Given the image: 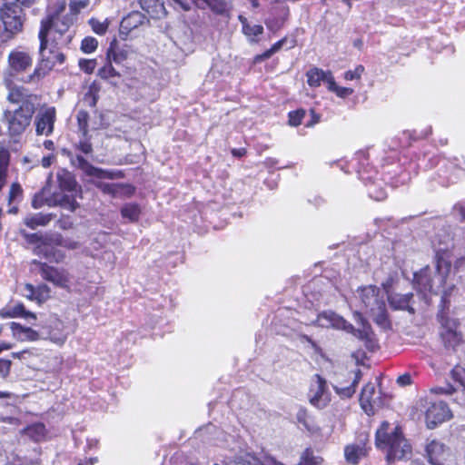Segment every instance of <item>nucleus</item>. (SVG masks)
<instances>
[{
    "label": "nucleus",
    "instance_id": "obj_1",
    "mask_svg": "<svg viewBox=\"0 0 465 465\" xmlns=\"http://www.w3.org/2000/svg\"><path fill=\"white\" fill-rule=\"evenodd\" d=\"M65 0H54L48 4L45 16L40 21L38 39L42 48H45L48 42L70 44L72 35L69 29L74 20L72 15L64 14Z\"/></svg>",
    "mask_w": 465,
    "mask_h": 465
},
{
    "label": "nucleus",
    "instance_id": "obj_2",
    "mask_svg": "<svg viewBox=\"0 0 465 465\" xmlns=\"http://www.w3.org/2000/svg\"><path fill=\"white\" fill-rule=\"evenodd\" d=\"M7 101L18 104L15 110H5L3 117L12 136L22 134L30 125L36 112L39 96L25 86L10 87Z\"/></svg>",
    "mask_w": 465,
    "mask_h": 465
},
{
    "label": "nucleus",
    "instance_id": "obj_3",
    "mask_svg": "<svg viewBox=\"0 0 465 465\" xmlns=\"http://www.w3.org/2000/svg\"><path fill=\"white\" fill-rule=\"evenodd\" d=\"M375 445L385 452L388 462L401 460L411 453V446L405 439L401 427L397 425L391 428L386 420L381 423L375 432Z\"/></svg>",
    "mask_w": 465,
    "mask_h": 465
},
{
    "label": "nucleus",
    "instance_id": "obj_4",
    "mask_svg": "<svg viewBox=\"0 0 465 465\" xmlns=\"http://www.w3.org/2000/svg\"><path fill=\"white\" fill-rule=\"evenodd\" d=\"M322 321H325L330 326L351 333L354 337L363 342L365 348L369 351L373 352L380 348L378 339L371 324L363 319H361V328L356 329L351 323L337 313L333 312H322L317 315V318L312 322V324L324 326V323L322 322Z\"/></svg>",
    "mask_w": 465,
    "mask_h": 465
},
{
    "label": "nucleus",
    "instance_id": "obj_5",
    "mask_svg": "<svg viewBox=\"0 0 465 465\" xmlns=\"http://www.w3.org/2000/svg\"><path fill=\"white\" fill-rule=\"evenodd\" d=\"M68 45L69 44L48 42L45 48H42L41 42H39V60L33 73L23 79V82L37 84L55 66L64 64L66 61V54L63 52V48Z\"/></svg>",
    "mask_w": 465,
    "mask_h": 465
},
{
    "label": "nucleus",
    "instance_id": "obj_6",
    "mask_svg": "<svg viewBox=\"0 0 465 465\" xmlns=\"http://www.w3.org/2000/svg\"><path fill=\"white\" fill-rule=\"evenodd\" d=\"M361 302L366 312L372 317L374 322L383 329H391V322L382 297H380L379 289L375 285H368L357 290Z\"/></svg>",
    "mask_w": 465,
    "mask_h": 465
},
{
    "label": "nucleus",
    "instance_id": "obj_7",
    "mask_svg": "<svg viewBox=\"0 0 465 465\" xmlns=\"http://www.w3.org/2000/svg\"><path fill=\"white\" fill-rule=\"evenodd\" d=\"M33 65V56L27 51L15 49L7 57V67L5 72V84L8 91L10 87L17 86L15 80L25 74Z\"/></svg>",
    "mask_w": 465,
    "mask_h": 465
},
{
    "label": "nucleus",
    "instance_id": "obj_8",
    "mask_svg": "<svg viewBox=\"0 0 465 465\" xmlns=\"http://www.w3.org/2000/svg\"><path fill=\"white\" fill-rule=\"evenodd\" d=\"M0 20L8 37H14L24 30L25 14L16 3L6 2L0 7Z\"/></svg>",
    "mask_w": 465,
    "mask_h": 465
},
{
    "label": "nucleus",
    "instance_id": "obj_9",
    "mask_svg": "<svg viewBox=\"0 0 465 465\" xmlns=\"http://www.w3.org/2000/svg\"><path fill=\"white\" fill-rule=\"evenodd\" d=\"M437 321L440 323L439 335L443 346L446 349L455 350L463 342L460 320L450 316H441V319Z\"/></svg>",
    "mask_w": 465,
    "mask_h": 465
},
{
    "label": "nucleus",
    "instance_id": "obj_10",
    "mask_svg": "<svg viewBox=\"0 0 465 465\" xmlns=\"http://www.w3.org/2000/svg\"><path fill=\"white\" fill-rule=\"evenodd\" d=\"M32 264L36 266L44 281L51 282L55 287L69 288L72 277L66 269L54 267L38 260H33Z\"/></svg>",
    "mask_w": 465,
    "mask_h": 465
},
{
    "label": "nucleus",
    "instance_id": "obj_11",
    "mask_svg": "<svg viewBox=\"0 0 465 465\" xmlns=\"http://www.w3.org/2000/svg\"><path fill=\"white\" fill-rule=\"evenodd\" d=\"M307 396L312 406L319 410L327 407L331 402V395L326 379L318 373L314 374Z\"/></svg>",
    "mask_w": 465,
    "mask_h": 465
},
{
    "label": "nucleus",
    "instance_id": "obj_12",
    "mask_svg": "<svg viewBox=\"0 0 465 465\" xmlns=\"http://www.w3.org/2000/svg\"><path fill=\"white\" fill-rule=\"evenodd\" d=\"M72 164L81 170L85 176L93 177L100 180L108 179H123L124 178V172L122 170H106L96 167L88 162L83 155L76 154L74 158L71 159Z\"/></svg>",
    "mask_w": 465,
    "mask_h": 465
},
{
    "label": "nucleus",
    "instance_id": "obj_13",
    "mask_svg": "<svg viewBox=\"0 0 465 465\" xmlns=\"http://www.w3.org/2000/svg\"><path fill=\"white\" fill-rule=\"evenodd\" d=\"M56 119L57 111L54 106L42 105L35 117V134L50 136L54 133Z\"/></svg>",
    "mask_w": 465,
    "mask_h": 465
},
{
    "label": "nucleus",
    "instance_id": "obj_14",
    "mask_svg": "<svg viewBox=\"0 0 465 465\" xmlns=\"http://www.w3.org/2000/svg\"><path fill=\"white\" fill-rule=\"evenodd\" d=\"M428 460L431 465H455V457L450 449L440 441L431 440L426 446Z\"/></svg>",
    "mask_w": 465,
    "mask_h": 465
},
{
    "label": "nucleus",
    "instance_id": "obj_15",
    "mask_svg": "<svg viewBox=\"0 0 465 465\" xmlns=\"http://www.w3.org/2000/svg\"><path fill=\"white\" fill-rule=\"evenodd\" d=\"M452 418L449 405L442 401L430 402L425 411V420L429 429H434Z\"/></svg>",
    "mask_w": 465,
    "mask_h": 465
},
{
    "label": "nucleus",
    "instance_id": "obj_16",
    "mask_svg": "<svg viewBox=\"0 0 465 465\" xmlns=\"http://www.w3.org/2000/svg\"><path fill=\"white\" fill-rule=\"evenodd\" d=\"M359 401L361 409L368 416L374 415L381 404L380 392L376 391L375 385L371 381L362 388Z\"/></svg>",
    "mask_w": 465,
    "mask_h": 465
},
{
    "label": "nucleus",
    "instance_id": "obj_17",
    "mask_svg": "<svg viewBox=\"0 0 465 465\" xmlns=\"http://www.w3.org/2000/svg\"><path fill=\"white\" fill-rule=\"evenodd\" d=\"M25 297L41 306L52 297V290L45 282L37 285L26 282L24 284Z\"/></svg>",
    "mask_w": 465,
    "mask_h": 465
},
{
    "label": "nucleus",
    "instance_id": "obj_18",
    "mask_svg": "<svg viewBox=\"0 0 465 465\" xmlns=\"http://www.w3.org/2000/svg\"><path fill=\"white\" fill-rule=\"evenodd\" d=\"M25 197V191L22 184L18 181H14L8 187L5 196L7 205L6 213L10 215H16L20 211V203Z\"/></svg>",
    "mask_w": 465,
    "mask_h": 465
},
{
    "label": "nucleus",
    "instance_id": "obj_19",
    "mask_svg": "<svg viewBox=\"0 0 465 465\" xmlns=\"http://www.w3.org/2000/svg\"><path fill=\"white\" fill-rule=\"evenodd\" d=\"M430 269L427 266L414 273L413 283L418 292L424 297L428 294H436L437 292L433 288V280Z\"/></svg>",
    "mask_w": 465,
    "mask_h": 465
},
{
    "label": "nucleus",
    "instance_id": "obj_20",
    "mask_svg": "<svg viewBox=\"0 0 465 465\" xmlns=\"http://www.w3.org/2000/svg\"><path fill=\"white\" fill-rule=\"evenodd\" d=\"M94 186L100 190L104 194L110 195L111 197H117L124 195L131 197L135 193V187L129 183H109L104 182H96Z\"/></svg>",
    "mask_w": 465,
    "mask_h": 465
},
{
    "label": "nucleus",
    "instance_id": "obj_21",
    "mask_svg": "<svg viewBox=\"0 0 465 465\" xmlns=\"http://www.w3.org/2000/svg\"><path fill=\"white\" fill-rule=\"evenodd\" d=\"M371 449L367 440L348 444L344 448L345 460L351 465H358L362 458L368 456Z\"/></svg>",
    "mask_w": 465,
    "mask_h": 465
},
{
    "label": "nucleus",
    "instance_id": "obj_22",
    "mask_svg": "<svg viewBox=\"0 0 465 465\" xmlns=\"http://www.w3.org/2000/svg\"><path fill=\"white\" fill-rule=\"evenodd\" d=\"M0 316L3 318H24L35 321L36 314L26 310L23 302H17L15 304H7L0 310Z\"/></svg>",
    "mask_w": 465,
    "mask_h": 465
},
{
    "label": "nucleus",
    "instance_id": "obj_23",
    "mask_svg": "<svg viewBox=\"0 0 465 465\" xmlns=\"http://www.w3.org/2000/svg\"><path fill=\"white\" fill-rule=\"evenodd\" d=\"M148 22L146 15L139 11H132L120 23V34L128 35L133 30Z\"/></svg>",
    "mask_w": 465,
    "mask_h": 465
},
{
    "label": "nucleus",
    "instance_id": "obj_24",
    "mask_svg": "<svg viewBox=\"0 0 465 465\" xmlns=\"http://www.w3.org/2000/svg\"><path fill=\"white\" fill-rule=\"evenodd\" d=\"M7 325L13 337L18 341H35L39 339V333L31 327H25L15 322H9Z\"/></svg>",
    "mask_w": 465,
    "mask_h": 465
},
{
    "label": "nucleus",
    "instance_id": "obj_25",
    "mask_svg": "<svg viewBox=\"0 0 465 465\" xmlns=\"http://www.w3.org/2000/svg\"><path fill=\"white\" fill-rule=\"evenodd\" d=\"M307 84L311 88H318L321 86L322 83H325L327 86L329 85V75L333 76L332 73L328 70L324 71L321 68L313 66L310 68L306 74Z\"/></svg>",
    "mask_w": 465,
    "mask_h": 465
},
{
    "label": "nucleus",
    "instance_id": "obj_26",
    "mask_svg": "<svg viewBox=\"0 0 465 465\" xmlns=\"http://www.w3.org/2000/svg\"><path fill=\"white\" fill-rule=\"evenodd\" d=\"M129 56L128 46L125 45L124 47H120L116 38H114L109 45L106 51V59L110 62H114L117 64H122L127 60Z\"/></svg>",
    "mask_w": 465,
    "mask_h": 465
},
{
    "label": "nucleus",
    "instance_id": "obj_27",
    "mask_svg": "<svg viewBox=\"0 0 465 465\" xmlns=\"http://www.w3.org/2000/svg\"><path fill=\"white\" fill-rule=\"evenodd\" d=\"M23 433L32 441L38 443L46 440L48 430L44 422L37 421L25 427Z\"/></svg>",
    "mask_w": 465,
    "mask_h": 465
},
{
    "label": "nucleus",
    "instance_id": "obj_28",
    "mask_svg": "<svg viewBox=\"0 0 465 465\" xmlns=\"http://www.w3.org/2000/svg\"><path fill=\"white\" fill-rule=\"evenodd\" d=\"M54 217L55 215L53 213H31L24 218L23 223L27 228L35 230L38 227L48 225Z\"/></svg>",
    "mask_w": 465,
    "mask_h": 465
},
{
    "label": "nucleus",
    "instance_id": "obj_29",
    "mask_svg": "<svg viewBox=\"0 0 465 465\" xmlns=\"http://www.w3.org/2000/svg\"><path fill=\"white\" fill-rule=\"evenodd\" d=\"M448 252L445 250H439L435 254V269L438 273L442 275V282L446 281L451 269V262L450 261Z\"/></svg>",
    "mask_w": 465,
    "mask_h": 465
},
{
    "label": "nucleus",
    "instance_id": "obj_30",
    "mask_svg": "<svg viewBox=\"0 0 465 465\" xmlns=\"http://www.w3.org/2000/svg\"><path fill=\"white\" fill-rule=\"evenodd\" d=\"M120 213L128 223H136L140 220L142 208L137 203H126L120 208Z\"/></svg>",
    "mask_w": 465,
    "mask_h": 465
},
{
    "label": "nucleus",
    "instance_id": "obj_31",
    "mask_svg": "<svg viewBox=\"0 0 465 465\" xmlns=\"http://www.w3.org/2000/svg\"><path fill=\"white\" fill-rule=\"evenodd\" d=\"M413 298V293L409 292L405 294L395 293L389 297L391 306L396 310H406L414 313V309L411 306V302Z\"/></svg>",
    "mask_w": 465,
    "mask_h": 465
},
{
    "label": "nucleus",
    "instance_id": "obj_32",
    "mask_svg": "<svg viewBox=\"0 0 465 465\" xmlns=\"http://www.w3.org/2000/svg\"><path fill=\"white\" fill-rule=\"evenodd\" d=\"M141 8L152 18H160L165 13L163 3L160 0H139Z\"/></svg>",
    "mask_w": 465,
    "mask_h": 465
},
{
    "label": "nucleus",
    "instance_id": "obj_33",
    "mask_svg": "<svg viewBox=\"0 0 465 465\" xmlns=\"http://www.w3.org/2000/svg\"><path fill=\"white\" fill-rule=\"evenodd\" d=\"M64 365V359L61 354H54L46 358L45 372L53 376H59Z\"/></svg>",
    "mask_w": 465,
    "mask_h": 465
},
{
    "label": "nucleus",
    "instance_id": "obj_34",
    "mask_svg": "<svg viewBox=\"0 0 465 465\" xmlns=\"http://www.w3.org/2000/svg\"><path fill=\"white\" fill-rule=\"evenodd\" d=\"M13 397L12 398H0V420L5 421L7 420L16 410V395L10 392Z\"/></svg>",
    "mask_w": 465,
    "mask_h": 465
},
{
    "label": "nucleus",
    "instance_id": "obj_35",
    "mask_svg": "<svg viewBox=\"0 0 465 465\" xmlns=\"http://www.w3.org/2000/svg\"><path fill=\"white\" fill-rule=\"evenodd\" d=\"M362 378V372L360 369L354 371V377L349 386L339 388L334 387V390L338 395L341 398H351L356 391V388Z\"/></svg>",
    "mask_w": 465,
    "mask_h": 465
},
{
    "label": "nucleus",
    "instance_id": "obj_36",
    "mask_svg": "<svg viewBox=\"0 0 465 465\" xmlns=\"http://www.w3.org/2000/svg\"><path fill=\"white\" fill-rule=\"evenodd\" d=\"M62 325V322L57 321L49 326L47 332L48 339L58 345H63L67 339Z\"/></svg>",
    "mask_w": 465,
    "mask_h": 465
},
{
    "label": "nucleus",
    "instance_id": "obj_37",
    "mask_svg": "<svg viewBox=\"0 0 465 465\" xmlns=\"http://www.w3.org/2000/svg\"><path fill=\"white\" fill-rule=\"evenodd\" d=\"M455 288L454 285H452L448 290H445L441 295V299L439 304V311L437 313V320L441 319V316H450V296L451 294L452 290Z\"/></svg>",
    "mask_w": 465,
    "mask_h": 465
},
{
    "label": "nucleus",
    "instance_id": "obj_38",
    "mask_svg": "<svg viewBox=\"0 0 465 465\" xmlns=\"http://www.w3.org/2000/svg\"><path fill=\"white\" fill-rule=\"evenodd\" d=\"M330 92L334 93L340 98H346L354 93L351 87L340 86L337 84L334 76L329 75V85L327 88Z\"/></svg>",
    "mask_w": 465,
    "mask_h": 465
},
{
    "label": "nucleus",
    "instance_id": "obj_39",
    "mask_svg": "<svg viewBox=\"0 0 465 465\" xmlns=\"http://www.w3.org/2000/svg\"><path fill=\"white\" fill-rule=\"evenodd\" d=\"M54 204L70 212H74L79 207V203L72 194H63L59 198H55Z\"/></svg>",
    "mask_w": 465,
    "mask_h": 465
},
{
    "label": "nucleus",
    "instance_id": "obj_40",
    "mask_svg": "<svg viewBox=\"0 0 465 465\" xmlns=\"http://www.w3.org/2000/svg\"><path fill=\"white\" fill-rule=\"evenodd\" d=\"M89 113L84 109H81L76 114V122L78 131L82 136H86L89 134Z\"/></svg>",
    "mask_w": 465,
    "mask_h": 465
},
{
    "label": "nucleus",
    "instance_id": "obj_41",
    "mask_svg": "<svg viewBox=\"0 0 465 465\" xmlns=\"http://www.w3.org/2000/svg\"><path fill=\"white\" fill-rule=\"evenodd\" d=\"M100 86L93 83L84 95V102L91 108H95L99 100Z\"/></svg>",
    "mask_w": 465,
    "mask_h": 465
},
{
    "label": "nucleus",
    "instance_id": "obj_42",
    "mask_svg": "<svg viewBox=\"0 0 465 465\" xmlns=\"http://www.w3.org/2000/svg\"><path fill=\"white\" fill-rule=\"evenodd\" d=\"M54 248L56 246L64 247L68 250H75L79 247V242L71 239L64 238L59 232H54Z\"/></svg>",
    "mask_w": 465,
    "mask_h": 465
},
{
    "label": "nucleus",
    "instance_id": "obj_43",
    "mask_svg": "<svg viewBox=\"0 0 465 465\" xmlns=\"http://www.w3.org/2000/svg\"><path fill=\"white\" fill-rule=\"evenodd\" d=\"M90 2L91 0H70L68 4L69 13L67 15H72V18L75 21L76 16L82 10L89 6Z\"/></svg>",
    "mask_w": 465,
    "mask_h": 465
},
{
    "label": "nucleus",
    "instance_id": "obj_44",
    "mask_svg": "<svg viewBox=\"0 0 465 465\" xmlns=\"http://www.w3.org/2000/svg\"><path fill=\"white\" fill-rule=\"evenodd\" d=\"M306 116V110L298 108L288 113V124L292 127H298L302 124Z\"/></svg>",
    "mask_w": 465,
    "mask_h": 465
},
{
    "label": "nucleus",
    "instance_id": "obj_45",
    "mask_svg": "<svg viewBox=\"0 0 465 465\" xmlns=\"http://www.w3.org/2000/svg\"><path fill=\"white\" fill-rule=\"evenodd\" d=\"M21 234L24 237L25 241L31 245H35V252L40 254L41 249V241H42V233L40 232H25L21 231Z\"/></svg>",
    "mask_w": 465,
    "mask_h": 465
},
{
    "label": "nucleus",
    "instance_id": "obj_46",
    "mask_svg": "<svg viewBox=\"0 0 465 465\" xmlns=\"http://www.w3.org/2000/svg\"><path fill=\"white\" fill-rule=\"evenodd\" d=\"M242 31L251 41L258 42V39H255V37L263 34V26L262 25H252L250 24H246Z\"/></svg>",
    "mask_w": 465,
    "mask_h": 465
},
{
    "label": "nucleus",
    "instance_id": "obj_47",
    "mask_svg": "<svg viewBox=\"0 0 465 465\" xmlns=\"http://www.w3.org/2000/svg\"><path fill=\"white\" fill-rule=\"evenodd\" d=\"M112 63L113 62L107 60V63L98 70L97 74L99 77L104 80H108L120 76V74L113 66Z\"/></svg>",
    "mask_w": 465,
    "mask_h": 465
},
{
    "label": "nucleus",
    "instance_id": "obj_48",
    "mask_svg": "<svg viewBox=\"0 0 465 465\" xmlns=\"http://www.w3.org/2000/svg\"><path fill=\"white\" fill-rule=\"evenodd\" d=\"M58 181L60 188L67 192L74 191L77 186L74 177L70 173H67L64 177L59 176Z\"/></svg>",
    "mask_w": 465,
    "mask_h": 465
},
{
    "label": "nucleus",
    "instance_id": "obj_49",
    "mask_svg": "<svg viewBox=\"0 0 465 465\" xmlns=\"http://www.w3.org/2000/svg\"><path fill=\"white\" fill-rule=\"evenodd\" d=\"M98 47V41L93 36H86L81 42L80 49L84 54L94 53Z\"/></svg>",
    "mask_w": 465,
    "mask_h": 465
},
{
    "label": "nucleus",
    "instance_id": "obj_50",
    "mask_svg": "<svg viewBox=\"0 0 465 465\" xmlns=\"http://www.w3.org/2000/svg\"><path fill=\"white\" fill-rule=\"evenodd\" d=\"M83 138L75 144V149L80 151L85 155L92 154L94 153L93 144L91 143V137L89 134L86 136H82Z\"/></svg>",
    "mask_w": 465,
    "mask_h": 465
},
{
    "label": "nucleus",
    "instance_id": "obj_51",
    "mask_svg": "<svg viewBox=\"0 0 465 465\" xmlns=\"http://www.w3.org/2000/svg\"><path fill=\"white\" fill-rule=\"evenodd\" d=\"M89 25L92 30L99 35H104L108 30V23L106 21L102 22L96 18H91Z\"/></svg>",
    "mask_w": 465,
    "mask_h": 465
},
{
    "label": "nucleus",
    "instance_id": "obj_52",
    "mask_svg": "<svg viewBox=\"0 0 465 465\" xmlns=\"http://www.w3.org/2000/svg\"><path fill=\"white\" fill-rule=\"evenodd\" d=\"M54 232L42 233L40 254L45 255V251L54 249Z\"/></svg>",
    "mask_w": 465,
    "mask_h": 465
},
{
    "label": "nucleus",
    "instance_id": "obj_53",
    "mask_svg": "<svg viewBox=\"0 0 465 465\" xmlns=\"http://www.w3.org/2000/svg\"><path fill=\"white\" fill-rule=\"evenodd\" d=\"M364 72V66L362 64H358L353 70L346 71L343 77L346 81L360 80Z\"/></svg>",
    "mask_w": 465,
    "mask_h": 465
},
{
    "label": "nucleus",
    "instance_id": "obj_54",
    "mask_svg": "<svg viewBox=\"0 0 465 465\" xmlns=\"http://www.w3.org/2000/svg\"><path fill=\"white\" fill-rule=\"evenodd\" d=\"M318 459L314 456L313 451L311 449H306L298 465H318Z\"/></svg>",
    "mask_w": 465,
    "mask_h": 465
},
{
    "label": "nucleus",
    "instance_id": "obj_55",
    "mask_svg": "<svg viewBox=\"0 0 465 465\" xmlns=\"http://www.w3.org/2000/svg\"><path fill=\"white\" fill-rule=\"evenodd\" d=\"M451 378L458 382L465 391V369L460 366H455L451 371Z\"/></svg>",
    "mask_w": 465,
    "mask_h": 465
},
{
    "label": "nucleus",
    "instance_id": "obj_56",
    "mask_svg": "<svg viewBox=\"0 0 465 465\" xmlns=\"http://www.w3.org/2000/svg\"><path fill=\"white\" fill-rule=\"evenodd\" d=\"M44 256L57 263L62 262L65 258V254L63 252L55 250L54 248L50 251H45Z\"/></svg>",
    "mask_w": 465,
    "mask_h": 465
},
{
    "label": "nucleus",
    "instance_id": "obj_57",
    "mask_svg": "<svg viewBox=\"0 0 465 465\" xmlns=\"http://www.w3.org/2000/svg\"><path fill=\"white\" fill-rule=\"evenodd\" d=\"M284 23L285 19L283 18H272L265 21L267 28L273 33L279 31L284 25Z\"/></svg>",
    "mask_w": 465,
    "mask_h": 465
},
{
    "label": "nucleus",
    "instance_id": "obj_58",
    "mask_svg": "<svg viewBox=\"0 0 465 465\" xmlns=\"http://www.w3.org/2000/svg\"><path fill=\"white\" fill-rule=\"evenodd\" d=\"M80 68L86 74H92L96 67L95 59H83L79 62Z\"/></svg>",
    "mask_w": 465,
    "mask_h": 465
},
{
    "label": "nucleus",
    "instance_id": "obj_59",
    "mask_svg": "<svg viewBox=\"0 0 465 465\" xmlns=\"http://www.w3.org/2000/svg\"><path fill=\"white\" fill-rule=\"evenodd\" d=\"M45 204V199L44 196V192L40 191L35 193L31 205L34 209H39Z\"/></svg>",
    "mask_w": 465,
    "mask_h": 465
},
{
    "label": "nucleus",
    "instance_id": "obj_60",
    "mask_svg": "<svg viewBox=\"0 0 465 465\" xmlns=\"http://www.w3.org/2000/svg\"><path fill=\"white\" fill-rule=\"evenodd\" d=\"M309 114L310 120L305 124V127L312 128L321 122V114L314 108L310 109Z\"/></svg>",
    "mask_w": 465,
    "mask_h": 465
},
{
    "label": "nucleus",
    "instance_id": "obj_61",
    "mask_svg": "<svg viewBox=\"0 0 465 465\" xmlns=\"http://www.w3.org/2000/svg\"><path fill=\"white\" fill-rule=\"evenodd\" d=\"M11 355L14 359L27 360L34 356L35 352L33 349H25L19 351H14Z\"/></svg>",
    "mask_w": 465,
    "mask_h": 465
},
{
    "label": "nucleus",
    "instance_id": "obj_62",
    "mask_svg": "<svg viewBox=\"0 0 465 465\" xmlns=\"http://www.w3.org/2000/svg\"><path fill=\"white\" fill-rule=\"evenodd\" d=\"M296 418H297V420L299 423L304 425L305 422H307V420H313L314 418L312 417L307 409L305 408H300L299 411H297V414H296Z\"/></svg>",
    "mask_w": 465,
    "mask_h": 465
},
{
    "label": "nucleus",
    "instance_id": "obj_63",
    "mask_svg": "<svg viewBox=\"0 0 465 465\" xmlns=\"http://www.w3.org/2000/svg\"><path fill=\"white\" fill-rule=\"evenodd\" d=\"M11 370V361L0 359V377L6 378Z\"/></svg>",
    "mask_w": 465,
    "mask_h": 465
},
{
    "label": "nucleus",
    "instance_id": "obj_64",
    "mask_svg": "<svg viewBox=\"0 0 465 465\" xmlns=\"http://www.w3.org/2000/svg\"><path fill=\"white\" fill-rule=\"evenodd\" d=\"M74 223L69 216H62L57 221V226L62 230H69L73 228Z\"/></svg>",
    "mask_w": 465,
    "mask_h": 465
}]
</instances>
